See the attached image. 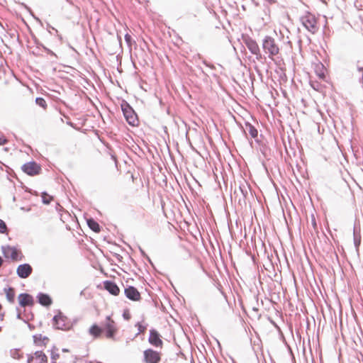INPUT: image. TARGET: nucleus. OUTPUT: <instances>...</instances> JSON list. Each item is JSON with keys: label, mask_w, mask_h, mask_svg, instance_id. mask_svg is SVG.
Segmentation results:
<instances>
[{"label": "nucleus", "mask_w": 363, "mask_h": 363, "mask_svg": "<svg viewBox=\"0 0 363 363\" xmlns=\"http://www.w3.org/2000/svg\"><path fill=\"white\" fill-rule=\"evenodd\" d=\"M300 21L304 28L310 33L314 34L318 32L319 26L315 15L306 13L301 17Z\"/></svg>", "instance_id": "obj_1"}, {"label": "nucleus", "mask_w": 363, "mask_h": 363, "mask_svg": "<svg viewBox=\"0 0 363 363\" xmlns=\"http://www.w3.org/2000/svg\"><path fill=\"white\" fill-rule=\"evenodd\" d=\"M262 48L269 58H272L274 56L278 55L279 52V48L275 40L270 36H266L263 39Z\"/></svg>", "instance_id": "obj_2"}, {"label": "nucleus", "mask_w": 363, "mask_h": 363, "mask_svg": "<svg viewBox=\"0 0 363 363\" xmlns=\"http://www.w3.org/2000/svg\"><path fill=\"white\" fill-rule=\"evenodd\" d=\"M103 331L105 332L106 337L108 339H114L118 332V327L116 322L110 315L106 316L104 321L101 323Z\"/></svg>", "instance_id": "obj_3"}, {"label": "nucleus", "mask_w": 363, "mask_h": 363, "mask_svg": "<svg viewBox=\"0 0 363 363\" xmlns=\"http://www.w3.org/2000/svg\"><path fill=\"white\" fill-rule=\"evenodd\" d=\"M121 109L128 124L133 126L136 125L138 120L133 108L126 101H123L121 104Z\"/></svg>", "instance_id": "obj_4"}, {"label": "nucleus", "mask_w": 363, "mask_h": 363, "mask_svg": "<svg viewBox=\"0 0 363 363\" xmlns=\"http://www.w3.org/2000/svg\"><path fill=\"white\" fill-rule=\"evenodd\" d=\"M2 252L6 258H11L13 261L21 260L22 258L21 251L13 246L2 247Z\"/></svg>", "instance_id": "obj_5"}, {"label": "nucleus", "mask_w": 363, "mask_h": 363, "mask_svg": "<svg viewBox=\"0 0 363 363\" xmlns=\"http://www.w3.org/2000/svg\"><path fill=\"white\" fill-rule=\"evenodd\" d=\"M53 326L57 330H66L69 328V324L67 318L61 313L53 317Z\"/></svg>", "instance_id": "obj_6"}, {"label": "nucleus", "mask_w": 363, "mask_h": 363, "mask_svg": "<svg viewBox=\"0 0 363 363\" xmlns=\"http://www.w3.org/2000/svg\"><path fill=\"white\" fill-rule=\"evenodd\" d=\"M28 363H47L48 357L42 351H36L33 354L28 355Z\"/></svg>", "instance_id": "obj_7"}, {"label": "nucleus", "mask_w": 363, "mask_h": 363, "mask_svg": "<svg viewBox=\"0 0 363 363\" xmlns=\"http://www.w3.org/2000/svg\"><path fill=\"white\" fill-rule=\"evenodd\" d=\"M23 171L28 175L38 174L40 170V167L35 162H30L23 165Z\"/></svg>", "instance_id": "obj_8"}, {"label": "nucleus", "mask_w": 363, "mask_h": 363, "mask_svg": "<svg viewBox=\"0 0 363 363\" xmlns=\"http://www.w3.org/2000/svg\"><path fill=\"white\" fill-rule=\"evenodd\" d=\"M33 268L29 264H20L16 269L17 275L21 279L28 278L32 273Z\"/></svg>", "instance_id": "obj_9"}, {"label": "nucleus", "mask_w": 363, "mask_h": 363, "mask_svg": "<svg viewBox=\"0 0 363 363\" xmlns=\"http://www.w3.org/2000/svg\"><path fill=\"white\" fill-rule=\"evenodd\" d=\"M144 358L146 363H158L160 361V354L151 349L144 352Z\"/></svg>", "instance_id": "obj_10"}, {"label": "nucleus", "mask_w": 363, "mask_h": 363, "mask_svg": "<svg viewBox=\"0 0 363 363\" xmlns=\"http://www.w3.org/2000/svg\"><path fill=\"white\" fill-rule=\"evenodd\" d=\"M245 41L247 48L251 52L252 54L257 56L260 55L259 47L255 40L250 38H247V39H245Z\"/></svg>", "instance_id": "obj_11"}, {"label": "nucleus", "mask_w": 363, "mask_h": 363, "mask_svg": "<svg viewBox=\"0 0 363 363\" xmlns=\"http://www.w3.org/2000/svg\"><path fill=\"white\" fill-rule=\"evenodd\" d=\"M148 340L149 342L155 347H161L162 345V341L160 339L159 333L154 329L150 330V337Z\"/></svg>", "instance_id": "obj_12"}, {"label": "nucleus", "mask_w": 363, "mask_h": 363, "mask_svg": "<svg viewBox=\"0 0 363 363\" xmlns=\"http://www.w3.org/2000/svg\"><path fill=\"white\" fill-rule=\"evenodd\" d=\"M125 294L128 298L132 301H138L140 298V294L136 288L128 286L125 289Z\"/></svg>", "instance_id": "obj_13"}, {"label": "nucleus", "mask_w": 363, "mask_h": 363, "mask_svg": "<svg viewBox=\"0 0 363 363\" xmlns=\"http://www.w3.org/2000/svg\"><path fill=\"white\" fill-rule=\"evenodd\" d=\"M19 304L22 307L32 306L34 303L33 297L28 294H21L18 296Z\"/></svg>", "instance_id": "obj_14"}, {"label": "nucleus", "mask_w": 363, "mask_h": 363, "mask_svg": "<svg viewBox=\"0 0 363 363\" xmlns=\"http://www.w3.org/2000/svg\"><path fill=\"white\" fill-rule=\"evenodd\" d=\"M105 289H106L111 294L117 296L120 292V289L116 283L111 281H106L104 282Z\"/></svg>", "instance_id": "obj_15"}, {"label": "nucleus", "mask_w": 363, "mask_h": 363, "mask_svg": "<svg viewBox=\"0 0 363 363\" xmlns=\"http://www.w3.org/2000/svg\"><path fill=\"white\" fill-rule=\"evenodd\" d=\"M353 240L355 247L358 249L361 243V235L360 228L359 226H357L356 224H354L353 227Z\"/></svg>", "instance_id": "obj_16"}, {"label": "nucleus", "mask_w": 363, "mask_h": 363, "mask_svg": "<svg viewBox=\"0 0 363 363\" xmlns=\"http://www.w3.org/2000/svg\"><path fill=\"white\" fill-rule=\"evenodd\" d=\"M102 333H103L102 327H99L96 324H94L89 329V335L91 336H92L94 338L100 337L101 336Z\"/></svg>", "instance_id": "obj_17"}, {"label": "nucleus", "mask_w": 363, "mask_h": 363, "mask_svg": "<svg viewBox=\"0 0 363 363\" xmlns=\"http://www.w3.org/2000/svg\"><path fill=\"white\" fill-rule=\"evenodd\" d=\"M244 132L245 134L249 133L250 136L253 138H256L258 135L257 130L250 123H245Z\"/></svg>", "instance_id": "obj_18"}, {"label": "nucleus", "mask_w": 363, "mask_h": 363, "mask_svg": "<svg viewBox=\"0 0 363 363\" xmlns=\"http://www.w3.org/2000/svg\"><path fill=\"white\" fill-rule=\"evenodd\" d=\"M34 343L37 345L45 346L49 340L48 337L46 336H43L41 334H38L33 335Z\"/></svg>", "instance_id": "obj_19"}, {"label": "nucleus", "mask_w": 363, "mask_h": 363, "mask_svg": "<svg viewBox=\"0 0 363 363\" xmlns=\"http://www.w3.org/2000/svg\"><path fill=\"white\" fill-rule=\"evenodd\" d=\"M38 302L45 306H48L52 303L50 297L45 294L40 293L38 295Z\"/></svg>", "instance_id": "obj_20"}, {"label": "nucleus", "mask_w": 363, "mask_h": 363, "mask_svg": "<svg viewBox=\"0 0 363 363\" xmlns=\"http://www.w3.org/2000/svg\"><path fill=\"white\" fill-rule=\"evenodd\" d=\"M4 291L6 294V299L11 303H14L15 300V290L12 287H9L8 289H4Z\"/></svg>", "instance_id": "obj_21"}, {"label": "nucleus", "mask_w": 363, "mask_h": 363, "mask_svg": "<svg viewBox=\"0 0 363 363\" xmlns=\"http://www.w3.org/2000/svg\"><path fill=\"white\" fill-rule=\"evenodd\" d=\"M87 225L93 231L99 233L100 231V226L99 223L93 218L87 219Z\"/></svg>", "instance_id": "obj_22"}, {"label": "nucleus", "mask_w": 363, "mask_h": 363, "mask_svg": "<svg viewBox=\"0 0 363 363\" xmlns=\"http://www.w3.org/2000/svg\"><path fill=\"white\" fill-rule=\"evenodd\" d=\"M324 66L322 63H318L315 65V72L317 76L320 79H323L325 77V73L323 71Z\"/></svg>", "instance_id": "obj_23"}, {"label": "nucleus", "mask_w": 363, "mask_h": 363, "mask_svg": "<svg viewBox=\"0 0 363 363\" xmlns=\"http://www.w3.org/2000/svg\"><path fill=\"white\" fill-rule=\"evenodd\" d=\"M50 357L54 362H55L60 357L58 349L55 346H53L51 350Z\"/></svg>", "instance_id": "obj_24"}, {"label": "nucleus", "mask_w": 363, "mask_h": 363, "mask_svg": "<svg viewBox=\"0 0 363 363\" xmlns=\"http://www.w3.org/2000/svg\"><path fill=\"white\" fill-rule=\"evenodd\" d=\"M52 199V197L48 195L47 193L43 192L42 194V201L45 204H49Z\"/></svg>", "instance_id": "obj_25"}, {"label": "nucleus", "mask_w": 363, "mask_h": 363, "mask_svg": "<svg viewBox=\"0 0 363 363\" xmlns=\"http://www.w3.org/2000/svg\"><path fill=\"white\" fill-rule=\"evenodd\" d=\"M35 103L39 106H40L43 108H45L47 107V103H46L45 100L41 97L36 98Z\"/></svg>", "instance_id": "obj_26"}, {"label": "nucleus", "mask_w": 363, "mask_h": 363, "mask_svg": "<svg viewBox=\"0 0 363 363\" xmlns=\"http://www.w3.org/2000/svg\"><path fill=\"white\" fill-rule=\"evenodd\" d=\"M310 84H311V86L314 89V90H316V91H318L320 87H321V85L319 82H314L313 80H311L310 81Z\"/></svg>", "instance_id": "obj_27"}, {"label": "nucleus", "mask_w": 363, "mask_h": 363, "mask_svg": "<svg viewBox=\"0 0 363 363\" xmlns=\"http://www.w3.org/2000/svg\"><path fill=\"white\" fill-rule=\"evenodd\" d=\"M125 40L128 46L130 48L131 45H132V38L128 33H126L125 35Z\"/></svg>", "instance_id": "obj_28"}, {"label": "nucleus", "mask_w": 363, "mask_h": 363, "mask_svg": "<svg viewBox=\"0 0 363 363\" xmlns=\"http://www.w3.org/2000/svg\"><path fill=\"white\" fill-rule=\"evenodd\" d=\"M136 326L138 327V334H140V333H143L145 330H146V326H144L141 323H138L136 324Z\"/></svg>", "instance_id": "obj_29"}, {"label": "nucleus", "mask_w": 363, "mask_h": 363, "mask_svg": "<svg viewBox=\"0 0 363 363\" xmlns=\"http://www.w3.org/2000/svg\"><path fill=\"white\" fill-rule=\"evenodd\" d=\"M6 229L7 228L5 222L0 219V233H5Z\"/></svg>", "instance_id": "obj_30"}, {"label": "nucleus", "mask_w": 363, "mask_h": 363, "mask_svg": "<svg viewBox=\"0 0 363 363\" xmlns=\"http://www.w3.org/2000/svg\"><path fill=\"white\" fill-rule=\"evenodd\" d=\"M357 68L359 72L363 73V62L358 61L357 64Z\"/></svg>", "instance_id": "obj_31"}, {"label": "nucleus", "mask_w": 363, "mask_h": 363, "mask_svg": "<svg viewBox=\"0 0 363 363\" xmlns=\"http://www.w3.org/2000/svg\"><path fill=\"white\" fill-rule=\"evenodd\" d=\"M7 143V140L4 137H0V145H3Z\"/></svg>", "instance_id": "obj_32"}, {"label": "nucleus", "mask_w": 363, "mask_h": 363, "mask_svg": "<svg viewBox=\"0 0 363 363\" xmlns=\"http://www.w3.org/2000/svg\"><path fill=\"white\" fill-rule=\"evenodd\" d=\"M203 63L207 67H211V69H214L215 67L213 65H209L206 60H203Z\"/></svg>", "instance_id": "obj_33"}, {"label": "nucleus", "mask_w": 363, "mask_h": 363, "mask_svg": "<svg viewBox=\"0 0 363 363\" xmlns=\"http://www.w3.org/2000/svg\"><path fill=\"white\" fill-rule=\"evenodd\" d=\"M264 1L270 4H274L277 1V0H264Z\"/></svg>", "instance_id": "obj_34"}, {"label": "nucleus", "mask_w": 363, "mask_h": 363, "mask_svg": "<svg viewBox=\"0 0 363 363\" xmlns=\"http://www.w3.org/2000/svg\"><path fill=\"white\" fill-rule=\"evenodd\" d=\"M48 27L50 28V30H49V33H51V30H55L56 32H57V30L55 28H53V27H52L50 26H48Z\"/></svg>", "instance_id": "obj_35"}, {"label": "nucleus", "mask_w": 363, "mask_h": 363, "mask_svg": "<svg viewBox=\"0 0 363 363\" xmlns=\"http://www.w3.org/2000/svg\"><path fill=\"white\" fill-rule=\"evenodd\" d=\"M48 27L50 28V30H49V33H51V30H55L56 32H57V30L55 28H53V27H52L50 26H48Z\"/></svg>", "instance_id": "obj_36"}, {"label": "nucleus", "mask_w": 363, "mask_h": 363, "mask_svg": "<svg viewBox=\"0 0 363 363\" xmlns=\"http://www.w3.org/2000/svg\"><path fill=\"white\" fill-rule=\"evenodd\" d=\"M48 27L50 28V30H49V33H51V30H55L56 32H57V30L55 28H53V27H52L50 26H48Z\"/></svg>", "instance_id": "obj_37"}, {"label": "nucleus", "mask_w": 363, "mask_h": 363, "mask_svg": "<svg viewBox=\"0 0 363 363\" xmlns=\"http://www.w3.org/2000/svg\"><path fill=\"white\" fill-rule=\"evenodd\" d=\"M21 209L26 211H29L30 210V208H26L24 207L21 208Z\"/></svg>", "instance_id": "obj_38"}, {"label": "nucleus", "mask_w": 363, "mask_h": 363, "mask_svg": "<svg viewBox=\"0 0 363 363\" xmlns=\"http://www.w3.org/2000/svg\"><path fill=\"white\" fill-rule=\"evenodd\" d=\"M118 38L119 40L120 44L121 43V37L118 34Z\"/></svg>", "instance_id": "obj_39"}, {"label": "nucleus", "mask_w": 363, "mask_h": 363, "mask_svg": "<svg viewBox=\"0 0 363 363\" xmlns=\"http://www.w3.org/2000/svg\"><path fill=\"white\" fill-rule=\"evenodd\" d=\"M68 351H69V350H68L67 349H63V350H62V352H67Z\"/></svg>", "instance_id": "obj_40"}, {"label": "nucleus", "mask_w": 363, "mask_h": 363, "mask_svg": "<svg viewBox=\"0 0 363 363\" xmlns=\"http://www.w3.org/2000/svg\"><path fill=\"white\" fill-rule=\"evenodd\" d=\"M338 359H340V350H339Z\"/></svg>", "instance_id": "obj_41"}, {"label": "nucleus", "mask_w": 363, "mask_h": 363, "mask_svg": "<svg viewBox=\"0 0 363 363\" xmlns=\"http://www.w3.org/2000/svg\"><path fill=\"white\" fill-rule=\"evenodd\" d=\"M36 20H37L38 21L40 22V19H39V18H36Z\"/></svg>", "instance_id": "obj_42"}, {"label": "nucleus", "mask_w": 363, "mask_h": 363, "mask_svg": "<svg viewBox=\"0 0 363 363\" xmlns=\"http://www.w3.org/2000/svg\"><path fill=\"white\" fill-rule=\"evenodd\" d=\"M345 184H346V186L348 187V184H347V182L345 181Z\"/></svg>", "instance_id": "obj_43"}, {"label": "nucleus", "mask_w": 363, "mask_h": 363, "mask_svg": "<svg viewBox=\"0 0 363 363\" xmlns=\"http://www.w3.org/2000/svg\"><path fill=\"white\" fill-rule=\"evenodd\" d=\"M53 363H55V362H53Z\"/></svg>", "instance_id": "obj_44"}]
</instances>
